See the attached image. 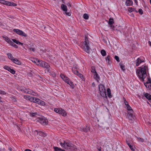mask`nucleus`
I'll list each match as a JSON object with an SVG mask.
<instances>
[{"label": "nucleus", "mask_w": 151, "mask_h": 151, "mask_svg": "<svg viewBox=\"0 0 151 151\" xmlns=\"http://www.w3.org/2000/svg\"><path fill=\"white\" fill-rule=\"evenodd\" d=\"M147 70V66L143 65L142 66L139 67L136 73L139 78L142 81H144V79L147 76L146 71Z\"/></svg>", "instance_id": "obj_1"}, {"label": "nucleus", "mask_w": 151, "mask_h": 151, "mask_svg": "<svg viewBox=\"0 0 151 151\" xmlns=\"http://www.w3.org/2000/svg\"><path fill=\"white\" fill-rule=\"evenodd\" d=\"M144 85L147 88H148L150 89H151V83H144Z\"/></svg>", "instance_id": "obj_28"}, {"label": "nucleus", "mask_w": 151, "mask_h": 151, "mask_svg": "<svg viewBox=\"0 0 151 151\" xmlns=\"http://www.w3.org/2000/svg\"><path fill=\"white\" fill-rule=\"evenodd\" d=\"M2 24V23L0 22V26Z\"/></svg>", "instance_id": "obj_61"}, {"label": "nucleus", "mask_w": 151, "mask_h": 151, "mask_svg": "<svg viewBox=\"0 0 151 151\" xmlns=\"http://www.w3.org/2000/svg\"><path fill=\"white\" fill-rule=\"evenodd\" d=\"M144 96L148 100H151V95L150 94L147 93H145Z\"/></svg>", "instance_id": "obj_17"}, {"label": "nucleus", "mask_w": 151, "mask_h": 151, "mask_svg": "<svg viewBox=\"0 0 151 151\" xmlns=\"http://www.w3.org/2000/svg\"><path fill=\"white\" fill-rule=\"evenodd\" d=\"M120 67L122 70H125L124 66V65H123L122 64H120Z\"/></svg>", "instance_id": "obj_40"}, {"label": "nucleus", "mask_w": 151, "mask_h": 151, "mask_svg": "<svg viewBox=\"0 0 151 151\" xmlns=\"http://www.w3.org/2000/svg\"><path fill=\"white\" fill-rule=\"evenodd\" d=\"M150 4H151V0H150Z\"/></svg>", "instance_id": "obj_62"}, {"label": "nucleus", "mask_w": 151, "mask_h": 151, "mask_svg": "<svg viewBox=\"0 0 151 151\" xmlns=\"http://www.w3.org/2000/svg\"><path fill=\"white\" fill-rule=\"evenodd\" d=\"M54 149L55 151H61L62 149L58 147H54Z\"/></svg>", "instance_id": "obj_34"}, {"label": "nucleus", "mask_w": 151, "mask_h": 151, "mask_svg": "<svg viewBox=\"0 0 151 151\" xmlns=\"http://www.w3.org/2000/svg\"><path fill=\"white\" fill-rule=\"evenodd\" d=\"M148 43L149 44H150V45L151 46V42H150V41H149L148 42Z\"/></svg>", "instance_id": "obj_52"}, {"label": "nucleus", "mask_w": 151, "mask_h": 151, "mask_svg": "<svg viewBox=\"0 0 151 151\" xmlns=\"http://www.w3.org/2000/svg\"><path fill=\"white\" fill-rule=\"evenodd\" d=\"M39 122L43 125H45L48 124V121L45 117H40L39 119Z\"/></svg>", "instance_id": "obj_8"}, {"label": "nucleus", "mask_w": 151, "mask_h": 151, "mask_svg": "<svg viewBox=\"0 0 151 151\" xmlns=\"http://www.w3.org/2000/svg\"><path fill=\"white\" fill-rule=\"evenodd\" d=\"M12 41H13L14 42V43H16L17 44L19 45H21L22 46H23V43H21V42H19L18 40H17L15 39H12Z\"/></svg>", "instance_id": "obj_23"}, {"label": "nucleus", "mask_w": 151, "mask_h": 151, "mask_svg": "<svg viewBox=\"0 0 151 151\" xmlns=\"http://www.w3.org/2000/svg\"><path fill=\"white\" fill-rule=\"evenodd\" d=\"M132 9V8H129V11H131V10H130V9Z\"/></svg>", "instance_id": "obj_57"}, {"label": "nucleus", "mask_w": 151, "mask_h": 151, "mask_svg": "<svg viewBox=\"0 0 151 151\" xmlns=\"http://www.w3.org/2000/svg\"><path fill=\"white\" fill-rule=\"evenodd\" d=\"M24 92L26 93L32 94L34 96H36L37 93L32 90L28 88H25L24 89Z\"/></svg>", "instance_id": "obj_11"}, {"label": "nucleus", "mask_w": 151, "mask_h": 151, "mask_svg": "<svg viewBox=\"0 0 151 151\" xmlns=\"http://www.w3.org/2000/svg\"><path fill=\"white\" fill-rule=\"evenodd\" d=\"M126 143L127 145H128L130 149L132 151H134L135 150L133 147V146L132 145V144L129 142L127 140L126 141Z\"/></svg>", "instance_id": "obj_16"}, {"label": "nucleus", "mask_w": 151, "mask_h": 151, "mask_svg": "<svg viewBox=\"0 0 151 151\" xmlns=\"http://www.w3.org/2000/svg\"><path fill=\"white\" fill-rule=\"evenodd\" d=\"M35 132H37V134H39V135L41 136L45 137L46 136V134L42 132H38V131L37 130L35 131Z\"/></svg>", "instance_id": "obj_15"}, {"label": "nucleus", "mask_w": 151, "mask_h": 151, "mask_svg": "<svg viewBox=\"0 0 151 151\" xmlns=\"http://www.w3.org/2000/svg\"><path fill=\"white\" fill-rule=\"evenodd\" d=\"M9 150H10V151H11V150H12V148H11V147H9Z\"/></svg>", "instance_id": "obj_58"}, {"label": "nucleus", "mask_w": 151, "mask_h": 151, "mask_svg": "<svg viewBox=\"0 0 151 151\" xmlns=\"http://www.w3.org/2000/svg\"><path fill=\"white\" fill-rule=\"evenodd\" d=\"M0 151H5L4 149H0Z\"/></svg>", "instance_id": "obj_55"}, {"label": "nucleus", "mask_w": 151, "mask_h": 151, "mask_svg": "<svg viewBox=\"0 0 151 151\" xmlns=\"http://www.w3.org/2000/svg\"><path fill=\"white\" fill-rule=\"evenodd\" d=\"M37 65L40 66L42 67L45 68L47 69L48 71H50L49 68L50 67V65L46 62L42 60H37L35 62Z\"/></svg>", "instance_id": "obj_4"}, {"label": "nucleus", "mask_w": 151, "mask_h": 151, "mask_svg": "<svg viewBox=\"0 0 151 151\" xmlns=\"http://www.w3.org/2000/svg\"><path fill=\"white\" fill-rule=\"evenodd\" d=\"M139 12L140 14H142L143 13L142 10L141 9H140L139 10Z\"/></svg>", "instance_id": "obj_42"}, {"label": "nucleus", "mask_w": 151, "mask_h": 151, "mask_svg": "<svg viewBox=\"0 0 151 151\" xmlns=\"http://www.w3.org/2000/svg\"><path fill=\"white\" fill-rule=\"evenodd\" d=\"M85 41L81 43V47L86 52L88 53L90 52V47L88 45L89 43L87 37L85 36Z\"/></svg>", "instance_id": "obj_3"}, {"label": "nucleus", "mask_w": 151, "mask_h": 151, "mask_svg": "<svg viewBox=\"0 0 151 151\" xmlns=\"http://www.w3.org/2000/svg\"><path fill=\"white\" fill-rule=\"evenodd\" d=\"M106 60L107 63L110 65L111 63V61L110 60V57L109 55H108L106 58Z\"/></svg>", "instance_id": "obj_25"}, {"label": "nucleus", "mask_w": 151, "mask_h": 151, "mask_svg": "<svg viewBox=\"0 0 151 151\" xmlns=\"http://www.w3.org/2000/svg\"><path fill=\"white\" fill-rule=\"evenodd\" d=\"M83 17L84 18L86 19H88L89 17L88 15L86 14H83Z\"/></svg>", "instance_id": "obj_36"}, {"label": "nucleus", "mask_w": 151, "mask_h": 151, "mask_svg": "<svg viewBox=\"0 0 151 151\" xmlns=\"http://www.w3.org/2000/svg\"><path fill=\"white\" fill-rule=\"evenodd\" d=\"M6 41L7 42H8L9 43H10V44H12V45L15 47L16 48H18V46L16 45L13 42H12L11 41H10L9 40V39H8L6 40Z\"/></svg>", "instance_id": "obj_18"}, {"label": "nucleus", "mask_w": 151, "mask_h": 151, "mask_svg": "<svg viewBox=\"0 0 151 151\" xmlns=\"http://www.w3.org/2000/svg\"><path fill=\"white\" fill-rule=\"evenodd\" d=\"M91 71L94 74H95L96 73L94 66H92L91 67Z\"/></svg>", "instance_id": "obj_29"}, {"label": "nucleus", "mask_w": 151, "mask_h": 151, "mask_svg": "<svg viewBox=\"0 0 151 151\" xmlns=\"http://www.w3.org/2000/svg\"><path fill=\"white\" fill-rule=\"evenodd\" d=\"M60 144L61 147L65 149L75 150L76 149V146L68 141L63 140L60 141Z\"/></svg>", "instance_id": "obj_2"}, {"label": "nucleus", "mask_w": 151, "mask_h": 151, "mask_svg": "<svg viewBox=\"0 0 151 151\" xmlns=\"http://www.w3.org/2000/svg\"><path fill=\"white\" fill-rule=\"evenodd\" d=\"M54 111L56 113L61 114L63 116H65L67 114L66 111L61 108H55Z\"/></svg>", "instance_id": "obj_7"}, {"label": "nucleus", "mask_w": 151, "mask_h": 151, "mask_svg": "<svg viewBox=\"0 0 151 151\" xmlns=\"http://www.w3.org/2000/svg\"><path fill=\"white\" fill-rule=\"evenodd\" d=\"M7 55L8 56V58L11 60L12 61L14 58L13 57L12 55L10 53H8L7 54Z\"/></svg>", "instance_id": "obj_27"}, {"label": "nucleus", "mask_w": 151, "mask_h": 151, "mask_svg": "<svg viewBox=\"0 0 151 151\" xmlns=\"http://www.w3.org/2000/svg\"><path fill=\"white\" fill-rule=\"evenodd\" d=\"M92 86H93V87H94L95 86V84H94V83H93L92 84Z\"/></svg>", "instance_id": "obj_53"}, {"label": "nucleus", "mask_w": 151, "mask_h": 151, "mask_svg": "<svg viewBox=\"0 0 151 151\" xmlns=\"http://www.w3.org/2000/svg\"><path fill=\"white\" fill-rule=\"evenodd\" d=\"M8 1L4 0H0V3L6 5H7Z\"/></svg>", "instance_id": "obj_30"}, {"label": "nucleus", "mask_w": 151, "mask_h": 151, "mask_svg": "<svg viewBox=\"0 0 151 151\" xmlns=\"http://www.w3.org/2000/svg\"><path fill=\"white\" fill-rule=\"evenodd\" d=\"M147 103L148 104H149L150 105V104L149 102H147Z\"/></svg>", "instance_id": "obj_59"}, {"label": "nucleus", "mask_w": 151, "mask_h": 151, "mask_svg": "<svg viewBox=\"0 0 151 151\" xmlns=\"http://www.w3.org/2000/svg\"><path fill=\"white\" fill-rule=\"evenodd\" d=\"M61 8L62 10L66 12L67 10V6L63 4H62L61 5Z\"/></svg>", "instance_id": "obj_24"}, {"label": "nucleus", "mask_w": 151, "mask_h": 151, "mask_svg": "<svg viewBox=\"0 0 151 151\" xmlns=\"http://www.w3.org/2000/svg\"><path fill=\"white\" fill-rule=\"evenodd\" d=\"M101 53L102 55L103 56H104L106 55V52L104 50H102L101 51Z\"/></svg>", "instance_id": "obj_31"}, {"label": "nucleus", "mask_w": 151, "mask_h": 151, "mask_svg": "<svg viewBox=\"0 0 151 151\" xmlns=\"http://www.w3.org/2000/svg\"><path fill=\"white\" fill-rule=\"evenodd\" d=\"M33 102L36 103L42 106H44L45 105V103L44 101L39 99L35 97L34 99V101Z\"/></svg>", "instance_id": "obj_10"}, {"label": "nucleus", "mask_w": 151, "mask_h": 151, "mask_svg": "<svg viewBox=\"0 0 151 151\" xmlns=\"http://www.w3.org/2000/svg\"><path fill=\"white\" fill-rule=\"evenodd\" d=\"M25 151H31V150L29 149H26Z\"/></svg>", "instance_id": "obj_54"}, {"label": "nucleus", "mask_w": 151, "mask_h": 151, "mask_svg": "<svg viewBox=\"0 0 151 151\" xmlns=\"http://www.w3.org/2000/svg\"><path fill=\"white\" fill-rule=\"evenodd\" d=\"M128 110V113L129 115L128 116V119H129V122L130 123L133 122L135 119V117L133 115V111L132 109L127 110Z\"/></svg>", "instance_id": "obj_6"}, {"label": "nucleus", "mask_w": 151, "mask_h": 151, "mask_svg": "<svg viewBox=\"0 0 151 151\" xmlns=\"http://www.w3.org/2000/svg\"><path fill=\"white\" fill-rule=\"evenodd\" d=\"M9 71L11 73L13 74H14L15 73V71L14 70L12 69L11 68H10Z\"/></svg>", "instance_id": "obj_37"}, {"label": "nucleus", "mask_w": 151, "mask_h": 151, "mask_svg": "<svg viewBox=\"0 0 151 151\" xmlns=\"http://www.w3.org/2000/svg\"><path fill=\"white\" fill-rule=\"evenodd\" d=\"M4 68L5 69L8 71L9 70V69L10 68L8 66H4Z\"/></svg>", "instance_id": "obj_41"}, {"label": "nucleus", "mask_w": 151, "mask_h": 151, "mask_svg": "<svg viewBox=\"0 0 151 151\" xmlns=\"http://www.w3.org/2000/svg\"><path fill=\"white\" fill-rule=\"evenodd\" d=\"M7 5L11 6H16L17 5L16 3H14L12 2H9L8 1Z\"/></svg>", "instance_id": "obj_21"}, {"label": "nucleus", "mask_w": 151, "mask_h": 151, "mask_svg": "<svg viewBox=\"0 0 151 151\" xmlns=\"http://www.w3.org/2000/svg\"><path fill=\"white\" fill-rule=\"evenodd\" d=\"M65 14L66 15H67L68 16H70L71 15V14L69 12H66Z\"/></svg>", "instance_id": "obj_51"}, {"label": "nucleus", "mask_w": 151, "mask_h": 151, "mask_svg": "<svg viewBox=\"0 0 151 151\" xmlns=\"http://www.w3.org/2000/svg\"><path fill=\"white\" fill-rule=\"evenodd\" d=\"M61 151H65V150H63V149H62V150H61Z\"/></svg>", "instance_id": "obj_60"}, {"label": "nucleus", "mask_w": 151, "mask_h": 151, "mask_svg": "<svg viewBox=\"0 0 151 151\" xmlns=\"http://www.w3.org/2000/svg\"><path fill=\"white\" fill-rule=\"evenodd\" d=\"M77 75L82 79L83 78V75L82 74L79 73Z\"/></svg>", "instance_id": "obj_43"}, {"label": "nucleus", "mask_w": 151, "mask_h": 151, "mask_svg": "<svg viewBox=\"0 0 151 151\" xmlns=\"http://www.w3.org/2000/svg\"><path fill=\"white\" fill-rule=\"evenodd\" d=\"M98 150H99V151H101V149H98Z\"/></svg>", "instance_id": "obj_63"}, {"label": "nucleus", "mask_w": 151, "mask_h": 151, "mask_svg": "<svg viewBox=\"0 0 151 151\" xmlns=\"http://www.w3.org/2000/svg\"><path fill=\"white\" fill-rule=\"evenodd\" d=\"M29 49V50H32V51L34 52L35 50V48H31V47H29L28 48Z\"/></svg>", "instance_id": "obj_49"}, {"label": "nucleus", "mask_w": 151, "mask_h": 151, "mask_svg": "<svg viewBox=\"0 0 151 151\" xmlns=\"http://www.w3.org/2000/svg\"><path fill=\"white\" fill-rule=\"evenodd\" d=\"M136 61V65L137 66H139L140 63L144 62L142 60H141L139 58L137 59Z\"/></svg>", "instance_id": "obj_14"}, {"label": "nucleus", "mask_w": 151, "mask_h": 151, "mask_svg": "<svg viewBox=\"0 0 151 151\" xmlns=\"http://www.w3.org/2000/svg\"><path fill=\"white\" fill-rule=\"evenodd\" d=\"M69 5L70 6V4H69Z\"/></svg>", "instance_id": "obj_64"}, {"label": "nucleus", "mask_w": 151, "mask_h": 151, "mask_svg": "<svg viewBox=\"0 0 151 151\" xmlns=\"http://www.w3.org/2000/svg\"><path fill=\"white\" fill-rule=\"evenodd\" d=\"M135 3H136V4H137V0H135L134 1Z\"/></svg>", "instance_id": "obj_56"}, {"label": "nucleus", "mask_w": 151, "mask_h": 151, "mask_svg": "<svg viewBox=\"0 0 151 151\" xmlns=\"http://www.w3.org/2000/svg\"><path fill=\"white\" fill-rule=\"evenodd\" d=\"M126 108L127 110H129V109H132L131 106L129 105V104L127 105H126Z\"/></svg>", "instance_id": "obj_39"}, {"label": "nucleus", "mask_w": 151, "mask_h": 151, "mask_svg": "<svg viewBox=\"0 0 151 151\" xmlns=\"http://www.w3.org/2000/svg\"><path fill=\"white\" fill-rule=\"evenodd\" d=\"M12 61L17 64L18 65H20L21 64V62L17 59L14 58Z\"/></svg>", "instance_id": "obj_19"}, {"label": "nucleus", "mask_w": 151, "mask_h": 151, "mask_svg": "<svg viewBox=\"0 0 151 151\" xmlns=\"http://www.w3.org/2000/svg\"><path fill=\"white\" fill-rule=\"evenodd\" d=\"M114 23V20L113 18H110L109 19L108 24L109 25L110 27L113 29L114 28V26L113 25Z\"/></svg>", "instance_id": "obj_12"}, {"label": "nucleus", "mask_w": 151, "mask_h": 151, "mask_svg": "<svg viewBox=\"0 0 151 151\" xmlns=\"http://www.w3.org/2000/svg\"><path fill=\"white\" fill-rule=\"evenodd\" d=\"M74 73L75 74L77 75H78V73H79L77 70L74 71Z\"/></svg>", "instance_id": "obj_50"}, {"label": "nucleus", "mask_w": 151, "mask_h": 151, "mask_svg": "<svg viewBox=\"0 0 151 151\" xmlns=\"http://www.w3.org/2000/svg\"><path fill=\"white\" fill-rule=\"evenodd\" d=\"M13 31L18 35L23 36L27 37V35L22 31L18 29H14Z\"/></svg>", "instance_id": "obj_9"}, {"label": "nucleus", "mask_w": 151, "mask_h": 151, "mask_svg": "<svg viewBox=\"0 0 151 151\" xmlns=\"http://www.w3.org/2000/svg\"><path fill=\"white\" fill-rule=\"evenodd\" d=\"M136 137L137 138V140L138 141L141 142H143L144 141V139L142 138Z\"/></svg>", "instance_id": "obj_35"}, {"label": "nucleus", "mask_w": 151, "mask_h": 151, "mask_svg": "<svg viewBox=\"0 0 151 151\" xmlns=\"http://www.w3.org/2000/svg\"><path fill=\"white\" fill-rule=\"evenodd\" d=\"M28 98H29V101H31L32 102H33L34 99L35 97H32L29 96L28 97Z\"/></svg>", "instance_id": "obj_38"}, {"label": "nucleus", "mask_w": 151, "mask_h": 151, "mask_svg": "<svg viewBox=\"0 0 151 151\" xmlns=\"http://www.w3.org/2000/svg\"><path fill=\"white\" fill-rule=\"evenodd\" d=\"M123 99H124V102L125 104V105H127V104H128V102L126 101V99H125L124 98Z\"/></svg>", "instance_id": "obj_47"}, {"label": "nucleus", "mask_w": 151, "mask_h": 151, "mask_svg": "<svg viewBox=\"0 0 151 151\" xmlns=\"http://www.w3.org/2000/svg\"><path fill=\"white\" fill-rule=\"evenodd\" d=\"M147 81L146 83H151V79L148 78H147Z\"/></svg>", "instance_id": "obj_45"}, {"label": "nucleus", "mask_w": 151, "mask_h": 151, "mask_svg": "<svg viewBox=\"0 0 151 151\" xmlns=\"http://www.w3.org/2000/svg\"><path fill=\"white\" fill-rule=\"evenodd\" d=\"M115 59L116 60V61L118 62L119 61V57L117 56H115L114 57Z\"/></svg>", "instance_id": "obj_44"}, {"label": "nucleus", "mask_w": 151, "mask_h": 151, "mask_svg": "<svg viewBox=\"0 0 151 151\" xmlns=\"http://www.w3.org/2000/svg\"><path fill=\"white\" fill-rule=\"evenodd\" d=\"M67 83L69 84L72 88H73L74 87V85L73 83L70 81Z\"/></svg>", "instance_id": "obj_32"}, {"label": "nucleus", "mask_w": 151, "mask_h": 151, "mask_svg": "<svg viewBox=\"0 0 151 151\" xmlns=\"http://www.w3.org/2000/svg\"><path fill=\"white\" fill-rule=\"evenodd\" d=\"M0 94H1L4 95L5 94H6V93L5 91H4L0 90Z\"/></svg>", "instance_id": "obj_46"}, {"label": "nucleus", "mask_w": 151, "mask_h": 151, "mask_svg": "<svg viewBox=\"0 0 151 151\" xmlns=\"http://www.w3.org/2000/svg\"><path fill=\"white\" fill-rule=\"evenodd\" d=\"M60 76L63 80L67 83L70 81L69 78L65 76L63 74H61Z\"/></svg>", "instance_id": "obj_13"}, {"label": "nucleus", "mask_w": 151, "mask_h": 151, "mask_svg": "<svg viewBox=\"0 0 151 151\" xmlns=\"http://www.w3.org/2000/svg\"><path fill=\"white\" fill-rule=\"evenodd\" d=\"M89 130H90V129H89V127H87L86 128H83V131L84 132H88Z\"/></svg>", "instance_id": "obj_33"}, {"label": "nucleus", "mask_w": 151, "mask_h": 151, "mask_svg": "<svg viewBox=\"0 0 151 151\" xmlns=\"http://www.w3.org/2000/svg\"><path fill=\"white\" fill-rule=\"evenodd\" d=\"M37 114V113H32L31 114V116L32 117L34 116H35V115Z\"/></svg>", "instance_id": "obj_48"}, {"label": "nucleus", "mask_w": 151, "mask_h": 151, "mask_svg": "<svg viewBox=\"0 0 151 151\" xmlns=\"http://www.w3.org/2000/svg\"><path fill=\"white\" fill-rule=\"evenodd\" d=\"M94 78L97 81H99V77L97 73L94 74Z\"/></svg>", "instance_id": "obj_26"}, {"label": "nucleus", "mask_w": 151, "mask_h": 151, "mask_svg": "<svg viewBox=\"0 0 151 151\" xmlns=\"http://www.w3.org/2000/svg\"><path fill=\"white\" fill-rule=\"evenodd\" d=\"M107 93L108 97L109 98H111L112 97V95L111 93V91L110 89L109 88H108L107 90Z\"/></svg>", "instance_id": "obj_22"}, {"label": "nucleus", "mask_w": 151, "mask_h": 151, "mask_svg": "<svg viewBox=\"0 0 151 151\" xmlns=\"http://www.w3.org/2000/svg\"><path fill=\"white\" fill-rule=\"evenodd\" d=\"M132 1L130 0H127L126 4L127 6H130L132 4Z\"/></svg>", "instance_id": "obj_20"}, {"label": "nucleus", "mask_w": 151, "mask_h": 151, "mask_svg": "<svg viewBox=\"0 0 151 151\" xmlns=\"http://www.w3.org/2000/svg\"><path fill=\"white\" fill-rule=\"evenodd\" d=\"M99 90L101 95L103 97H106L104 86L103 85L100 84L99 86Z\"/></svg>", "instance_id": "obj_5"}]
</instances>
